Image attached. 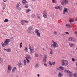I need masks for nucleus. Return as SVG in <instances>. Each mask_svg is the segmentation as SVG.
<instances>
[{
	"instance_id": "obj_33",
	"label": "nucleus",
	"mask_w": 77,
	"mask_h": 77,
	"mask_svg": "<svg viewBox=\"0 0 77 77\" xmlns=\"http://www.w3.org/2000/svg\"><path fill=\"white\" fill-rule=\"evenodd\" d=\"M47 55H45L44 56L43 58L45 59H47Z\"/></svg>"
},
{
	"instance_id": "obj_38",
	"label": "nucleus",
	"mask_w": 77,
	"mask_h": 77,
	"mask_svg": "<svg viewBox=\"0 0 77 77\" xmlns=\"http://www.w3.org/2000/svg\"><path fill=\"white\" fill-rule=\"evenodd\" d=\"M26 62L27 63H29V62H30V61L29 60V59H27V58L26 59Z\"/></svg>"
},
{
	"instance_id": "obj_2",
	"label": "nucleus",
	"mask_w": 77,
	"mask_h": 77,
	"mask_svg": "<svg viewBox=\"0 0 77 77\" xmlns=\"http://www.w3.org/2000/svg\"><path fill=\"white\" fill-rule=\"evenodd\" d=\"M51 42L53 44L51 45V47L52 48L55 49L56 48L59 47L57 42H54L53 40Z\"/></svg>"
},
{
	"instance_id": "obj_27",
	"label": "nucleus",
	"mask_w": 77,
	"mask_h": 77,
	"mask_svg": "<svg viewBox=\"0 0 77 77\" xmlns=\"http://www.w3.org/2000/svg\"><path fill=\"white\" fill-rule=\"evenodd\" d=\"M6 50V51H7V52H11V50L9 48L7 49Z\"/></svg>"
},
{
	"instance_id": "obj_56",
	"label": "nucleus",
	"mask_w": 77,
	"mask_h": 77,
	"mask_svg": "<svg viewBox=\"0 0 77 77\" xmlns=\"http://www.w3.org/2000/svg\"><path fill=\"white\" fill-rule=\"evenodd\" d=\"M3 1L4 2H7L6 0H3Z\"/></svg>"
},
{
	"instance_id": "obj_28",
	"label": "nucleus",
	"mask_w": 77,
	"mask_h": 77,
	"mask_svg": "<svg viewBox=\"0 0 77 77\" xmlns=\"http://www.w3.org/2000/svg\"><path fill=\"white\" fill-rule=\"evenodd\" d=\"M69 21L70 23H72V22H73V21H74V20H73L72 19H70L69 20Z\"/></svg>"
},
{
	"instance_id": "obj_42",
	"label": "nucleus",
	"mask_w": 77,
	"mask_h": 77,
	"mask_svg": "<svg viewBox=\"0 0 77 77\" xmlns=\"http://www.w3.org/2000/svg\"><path fill=\"white\" fill-rule=\"evenodd\" d=\"M24 22L26 23H29V21L26 20H24Z\"/></svg>"
},
{
	"instance_id": "obj_16",
	"label": "nucleus",
	"mask_w": 77,
	"mask_h": 77,
	"mask_svg": "<svg viewBox=\"0 0 77 77\" xmlns=\"http://www.w3.org/2000/svg\"><path fill=\"white\" fill-rule=\"evenodd\" d=\"M22 3L24 5H26V4L27 3V2L26 0H23Z\"/></svg>"
},
{
	"instance_id": "obj_18",
	"label": "nucleus",
	"mask_w": 77,
	"mask_h": 77,
	"mask_svg": "<svg viewBox=\"0 0 77 77\" xmlns=\"http://www.w3.org/2000/svg\"><path fill=\"white\" fill-rule=\"evenodd\" d=\"M21 23L22 25L24 26V25L25 24L24 20H21Z\"/></svg>"
},
{
	"instance_id": "obj_21",
	"label": "nucleus",
	"mask_w": 77,
	"mask_h": 77,
	"mask_svg": "<svg viewBox=\"0 0 77 77\" xmlns=\"http://www.w3.org/2000/svg\"><path fill=\"white\" fill-rule=\"evenodd\" d=\"M17 69L16 67H14V68L12 70V72H15V69Z\"/></svg>"
},
{
	"instance_id": "obj_36",
	"label": "nucleus",
	"mask_w": 77,
	"mask_h": 77,
	"mask_svg": "<svg viewBox=\"0 0 77 77\" xmlns=\"http://www.w3.org/2000/svg\"><path fill=\"white\" fill-rule=\"evenodd\" d=\"M56 71H60V68H59V67L58 68H57L56 69Z\"/></svg>"
},
{
	"instance_id": "obj_61",
	"label": "nucleus",
	"mask_w": 77,
	"mask_h": 77,
	"mask_svg": "<svg viewBox=\"0 0 77 77\" xmlns=\"http://www.w3.org/2000/svg\"><path fill=\"white\" fill-rule=\"evenodd\" d=\"M23 44V43L22 42H21L20 43V45H22Z\"/></svg>"
},
{
	"instance_id": "obj_10",
	"label": "nucleus",
	"mask_w": 77,
	"mask_h": 77,
	"mask_svg": "<svg viewBox=\"0 0 77 77\" xmlns=\"http://www.w3.org/2000/svg\"><path fill=\"white\" fill-rule=\"evenodd\" d=\"M68 41H73V42H74L75 41H76V40L75 39L72 38V37H70L68 39Z\"/></svg>"
},
{
	"instance_id": "obj_43",
	"label": "nucleus",
	"mask_w": 77,
	"mask_h": 77,
	"mask_svg": "<svg viewBox=\"0 0 77 77\" xmlns=\"http://www.w3.org/2000/svg\"><path fill=\"white\" fill-rule=\"evenodd\" d=\"M39 56V55L38 54H35V57H37Z\"/></svg>"
},
{
	"instance_id": "obj_17",
	"label": "nucleus",
	"mask_w": 77,
	"mask_h": 77,
	"mask_svg": "<svg viewBox=\"0 0 77 77\" xmlns=\"http://www.w3.org/2000/svg\"><path fill=\"white\" fill-rule=\"evenodd\" d=\"M8 70H11V69H12V67L10 65H8Z\"/></svg>"
},
{
	"instance_id": "obj_44",
	"label": "nucleus",
	"mask_w": 77,
	"mask_h": 77,
	"mask_svg": "<svg viewBox=\"0 0 77 77\" xmlns=\"http://www.w3.org/2000/svg\"><path fill=\"white\" fill-rule=\"evenodd\" d=\"M49 64L50 65H51V66H52V64L51 63V62L49 61Z\"/></svg>"
},
{
	"instance_id": "obj_48",
	"label": "nucleus",
	"mask_w": 77,
	"mask_h": 77,
	"mask_svg": "<svg viewBox=\"0 0 77 77\" xmlns=\"http://www.w3.org/2000/svg\"><path fill=\"white\" fill-rule=\"evenodd\" d=\"M72 59L73 62H74L75 61V59L74 58H72Z\"/></svg>"
},
{
	"instance_id": "obj_9",
	"label": "nucleus",
	"mask_w": 77,
	"mask_h": 77,
	"mask_svg": "<svg viewBox=\"0 0 77 77\" xmlns=\"http://www.w3.org/2000/svg\"><path fill=\"white\" fill-rule=\"evenodd\" d=\"M43 15L44 18H47V15H48V14H47V12L45 11L43 13Z\"/></svg>"
},
{
	"instance_id": "obj_23",
	"label": "nucleus",
	"mask_w": 77,
	"mask_h": 77,
	"mask_svg": "<svg viewBox=\"0 0 77 77\" xmlns=\"http://www.w3.org/2000/svg\"><path fill=\"white\" fill-rule=\"evenodd\" d=\"M69 46H70L71 47H74V45L71 43H69Z\"/></svg>"
},
{
	"instance_id": "obj_22",
	"label": "nucleus",
	"mask_w": 77,
	"mask_h": 77,
	"mask_svg": "<svg viewBox=\"0 0 77 77\" xmlns=\"http://www.w3.org/2000/svg\"><path fill=\"white\" fill-rule=\"evenodd\" d=\"M23 63L24 65H26V64H27V63L26 62V60H24L23 61Z\"/></svg>"
},
{
	"instance_id": "obj_45",
	"label": "nucleus",
	"mask_w": 77,
	"mask_h": 77,
	"mask_svg": "<svg viewBox=\"0 0 77 77\" xmlns=\"http://www.w3.org/2000/svg\"><path fill=\"white\" fill-rule=\"evenodd\" d=\"M16 9H17V10H18L19 11H20V10L21 9V8L18 7V8H16Z\"/></svg>"
},
{
	"instance_id": "obj_31",
	"label": "nucleus",
	"mask_w": 77,
	"mask_h": 77,
	"mask_svg": "<svg viewBox=\"0 0 77 77\" xmlns=\"http://www.w3.org/2000/svg\"><path fill=\"white\" fill-rule=\"evenodd\" d=\"M8 21L9 20L8 19H5L4 21V22H5V23H6V22H8Z\"/></svg>"
},
{
	"instance_id": "obj_47",
	"label": "nucleus",
	"mask_w": 77,
	"mask_h": 77,
	"mask_svg": "<svg viewBox=\"0 0 77 77\" xmlns=\"http://www.w3.org/2000/svg\"><path fill=\"white\" fill-rule=\"evenodd\" d=\"M55 62H54L52 63V65H55Z\"/></svg>"
},
{
	"instance_id": "obj_50",
	"label": "nucleus",
	"mask_w": 77,
	"mask_h": 77,
	"mask_svg": "<svg viewBox=\"0 0 77 77\" xmlns=\"http://www.w3.org/2000/svg\"><path fill=\"white\" fill-rule=\"evenodd\" d=\"M4 7H2V8L4 10L5 9V7H6V5H4Z\"/></svg>"
},
{
	"instance_id": "obj_34",
	"label": "nucleus",
	"mask_w": 77,
	"mask_h": 77,
	"mask_svg": "<svg viewBox=\"0 0 77 77\" xmlns=\"http://www.w3.org/2000/svg\"><path fill=\"white\" fill-rule=\"evenodd\" d=\"M50 54H53V51L52 50V49H51V52H50Z\"/></svg>"
},
{
	"instance_id": "obj_13",
	"label": "nucleus",
	"mask_w": 77,
	"mask_h": 77,
	"mask_svg": "<svg viewBox=\"0 0 77 77\" xmlns=\"http://www.w3.org/2000/svg\"><path fill=\"white\" fill-rule=\"evenodd\" d=\"M26 59H31L32 58H31V57L29 55H27L26 57H25Z\"/></svg>"
},
{
	"instance_id": "obj_49",
	"label": "nucleus",
	"mask_w": 77,
	"mask_h": 77,
	"mask_svg": "<svg viewBox=\"0 0 77 77\" xmlns=\"http://www.w3.org/2000/svg\"><path fill=\"white\" fill-rule=\"evenodd\" d=\"M59 6L58 7H56L55 8V9H59Z\"/></svg>"
},
{
	"instance_id": "obj_64",
	"label": "nucleus",
	"mask_w": 77,
	"mask_h": 77,
	"mask_svg": "<svg viewBox=\"0 0 77 77\" xmlns=\"http://www.w3.org/2000/svg\"><path fill=\"white\" fill-rule=\"evenodd\" d=\"M76 50H77V48H76Z\"/></svg>"
},
{
	"instance_id": "obj_26",
	"label": "nucleus",
	"mask_w": 77,
	"mask_h": 77,
	"mask_svg": "<svg viewBox=\"0 0 77 77\" xmlns=\"http://www.w3.org/2000/svg\"><path fill=\"white\" fill-rule=\"evenodd\" d=\"M59 9L60 11L62 10V6H59Z\"/></svg>"
},
{
	"instance_id": "obj_14",
	"label": "nucleus",
	"mask_w": 77,
	"mask_h": 77,
	"mask_svg": "<svg viewBox=\"0 0 77 77\" xmlns=\"http://www.w3.org/2000/svg\"><path fill=\"white\" fill-rule=\"evenodd\" d=\"M39 64L38 63L36 64L34 66V67L35 68H39Z\"/></svg>"
},
{
	"instance_id": "obj_3",
	"label": "nucleus",
	"mask_w": 77,
	"mask_h": 77,
	"mask_svg": "<svg viewBox=\"0 0 77 77\" xmlns=\"http://www.w3.org/2000/svg\"><path fill=\"white\" fill-rule=\"evenodd\" d=\"M61 65L63 66H66L69 64V62L68 61L66 60H63L61 61Z\"/></svg>"
},
{
	"instance_id": "obj_12",
	"label": "nucleus",
	"mask_w": 77,
	"mask_h": 77,
	"mask_svg": "<svg viewBox=\"0 0 77 77\" xmlns=\"http://www.w3.org/2000/svg\"><path fill=\"white\" fill-rule=\"evenodd\" d=\"M59 68L60 70V71H61V72H63V70H64V69H65V68L62 66H60Z\"/></svg>"
},
{
	"instance_id": "obj_57",
	"label": "nucleus",
	"mask_w": 77,
	"mask_h": 77,
	"mask_svg": "<svg viewBox=\"0 0 77 77\" xmlns=\"http://www.w3.org/2000/svg\"><path fill=\"white\" fill-rule=\"evenodd\" d=\"M75 21H77V18H75Z\"/></svg>"
},
{
	"instance_id": "obj_62",
	"label": "nucleus",
	"mask_w": 77,
	"mask_h": 77,
	"mask_svg": "<svg viewBox=\"0 0 77 77\" xmlns=\"http://www.w3.org/2000/svg\"><path fill=\"white\" fill-rule=\"evenodd\" d=\"M32 1L33 2H35V1H36V0H32Z\"/></svg>"
},
{
	"instance_id": "obj_6",
	"label": "nucleus",
	"mask_w": 77,
	"mask_h": 77,
	"mask_svg": "<svg viewBox=\"0 0 77 77\" xmlns=\"http://www.w3.org/2000/svg\"><path fill=\"white\" fill-rule=\"evenodd\" d=\"M39 30L38 29L35 30V32L37 34V36L38 37H41V34L39 32Z\"/></svg>"
},
{
	"instance_id": "obj_25",
	"label": "nucleus",
	"mask_w": 77,
	"mask_h": 77,
	"mask_svg": "<svg viewBox=\"0 0 77 77\" xmlns=\"http://www.w3.org/2000/svg\"><path fill=\"white\" fill-rule=\"evenodd\" d=\"M43 62H44V63H45V62H46L47 61V59H44V58H43Z\"/></svg>"
},
{
	"instance_id": "obj_41",
	"label": "nucleus",
	"mask_w": 77,
	"mask_h": 77,
	"mask_svg": "<svg viewBox=\"0 0 77 77\" xmlns=\"http://www.w3.org/2000/svg\"><path fill=\"white\" fill-rule=\"evenodd\" d=\"M28 7H29V5H28L27 4L26 5L25 8H28Z\"/></svg>"
},
{
	"instance_id": "obj_53",
	"label": "nucleus",
	"mask_w": 77,
	"mask_h": 77,
	"mask_svg": "<svg viewBox=\"0 0 77 77\" xmlns=\"http://www.w3.org/2000/svg\"><path fill=\"white\" fill-rule=\"evenodd\" d=\"M2 62V58L0 57V63H1Z\"/></svg>"
},
{
	"instance_id": "obj_55",
	"label": "nucleus",
	"mask_w": 77,
	"mask_h": 77,
	"mask_svg": "<svg viewBox=\"0 0 77 77\" xmlns=\"http://www.w3.org/2000/svg\"><path fill=\"white\" fill-rule=\"evenodd\" d=\"M75 34H76L77 35V31H75Z\"/></svg>"
},
{
	"instance_id": "obj_63",
	"label": "nucleus",
	"mask_w": 77,
	"mask_h": 77,
	"mask_svg": "<svg viewBox=\"0 0 77 77\" xmlns=\"http://www.w3.org/2000/svg\"><path fill=\"white\" fill-rule=\"evenodd\" d=\"M76 66H77V63H76Z\"/></svg>"
},
{
	"instance_id": "obj_20",
	"label": "nucleus",
	"mask_w": 77,
	"mask_h": 77,
	"mask_svg": "<svg viewBox=\"0 0 77 77\" xmlns=\"http://www.w3.org/2000/svg\"><path fill=\"white\" fill-rule=\"evenodd\" d=\"M63 75H62V74L61 73V72H59V73L58 74V76L59 77H62V76Z\"/></svg>"
},
{
	"instance_id": "obj_32",
	"label": "nucleus",
	"mask_w": 77,
	"mask_h": 77,
	"mask_svg": "<svg viewBox=\"0 0 77 77\" xmlns=\"http://www.w3.org/2000/svg\"><path fill=\"white\" fill-rule=\"evenodd\" d=\"M54 35H57V32L54 31Z\"/></svg>"
},
{
	"instance_id": "obj_52",
	"label": "nucleus",
	"mask_w": 77,
	"mask_h": 77,
	"mask_svg": "<svg viewBox=\"0 0 77 77\" xmlns=\"http://www.w3.org/2000/svg\"><path fill=\"white\" fill-rule=\"evenodd\" d=\"M44 65L45 66H47V65L46 63H45Z\"/></svg>"
},
{
	"instance_id": "obj_35",
	"label": "nucleus",
	"mask_w": 77,
	"mask_h": 77,
	"mask_svg": "<svg viewBox=\"0 0 77 77\" xmlns=\"http://www.w3.org/2000/svg\"><path fill=\"white\" fill-rule=\"evenodd\" d=\"M77 75V73H74L73 74V76L74 77H76Z\"/></svg>"
},
{
	"instance_id": "obj_58",
	"label": "nucleus",
	"mask_w": 77,
	"mask_h": 77,
	"mask_svg": "<svg viewBox=\"0 0 77 77\" xmlns=\"http://www.w3.org/2000/svg\"><path fill=\"white\" fill-rule=\"evenodd\" d=\"M4 51H6V50H7V49H6L5 48H4Z\"/></svg>"
},
{
	"instance_id": "obj_40",
	"label": "nucleus",
	"mask_w": 77,
	"mask_h": 77,
	"mask_svg": "<svg viewBox=\"0 0 77 77\" xmlns=\"http://www.w3.org/2000/svg\"><path fill=\"white\" fill-rule=\"evenodd\" d=\"M20 7V5L18 4V3L17 5V7L16 8H19Z\"/></svg>"
},
{
	"instance_id": "obj_8",
	"label": "nucleus",
	"mask_w": 77,
	"mask_h": 77,
	"mask_svg": "<svg viewBox=\"0 0 77 77\" xmlns=\"http://www.w3.org/2000/svg\"><path fill=\"white\" fill-rule=\"evenodd\" d=\"M33 29V27L30 26L28 28V32L29 33H30L32 32V30Z\"/></svg>"
},
{
	"instance_id": "obj_51",
	"label": "nucleus",
	"mask_w": 77,
	"mask_h": 77,
	"mask_svg": "<svg viewBox=\"0 0 77 77\" xmlns=\"http://www.w3.org/2000/svg\"><path fill=\"white\" fill-rule=\"evenodd\" d=\"M65 33H66V34H67V35H69V32H65Z\"/></svg>"
},
{
	"instance_id": "obj_24",
	"label": "nucleus",
	"mask_w": 77,
	"mask_h": 77,
	"mask_svg": "<svg viewBox=\"0 0 77 77\" xmlns=\"http://www.w3.org/2000/svg\"><path fill=\"white\" fill-rule=\"evenodd\" d=\"M52 2L53 3H56L57 2V1L55 0H52Z\"/></svg>"
},
{
	"instance_id": "obj_46",
	"label": "nucleus",
	"mask_w": 77,
	"mask_h": 77,
	"mask_svg": "<svg viewBox=\"0 0 77 77\" xmlns=\"http://www.w3.org/2000/svg\"><path fill=\"white\" fill-rule=\"evenodd\" d=\"M37 17L38 18V19H40V17L39 16V14H37Z\"/></svg>"
},
{
	"instance_id": "obj_37",
	"label": "nucleus",
	"mask_w": 77,
	"mask_h": 77,
	"mask_svg": "<svg viewBox=\"0 0 77 77\" xmlns=\"http://www.w3.org/2000/svg\"><path fill=\"white\" fill-rule=\"evenodd\" d=\"M11 70H9V69H8L7 70V72L8 73H10L11 72Z\"/></svg>"
},
{
	"instance_id": "obj_11",
	"label": "nucleus",
	"mask_w": 77,
	"mask_h": 77,
	"mask_svg": "<svg viewBox=\"0 0 77 77\" xmlns=\"http://www.w3.org/2000/svg\"><path fill=\"white\" fill-rule=\"evenodd\" d=\"M68 12V8H64L63 12V14H65V12Z\"/></svg>"
},
{
	"instance_id": "obj_4",
	"label": "nucleus",
	"mask_w": 77,
	"mask_h": 77,
	"mask_svg": "<svg viewBox=\"0 0 77 77\" xmlns=\"http://www.w3.org/2000/svg\"><path fill=\"white\" fill-rule=\"evenodd\" d=\"M29 48L30 50V54H32V53H34L35 52V51H34V48L33 47H31L30 45V44L29 45Z\"/></svg>"
},
{
	"instance_id": "obj_54",
	"label": "nucleus",
	"mask_w": 77,
	"mask_h": 77,
	"mask_svg": "<svg viewBox=\"0 0 77 77\" xmlns=\"http://www.w3.org/2000/svg\"><path fill=\"white\" fill-rule=\"evenodd\" d=\"M22 46L21 45H20V48H22Z\"/></svg>"
},
{
	"instance_id": "obj_59",
	"label": "nucleus",
	"mask_w": 77,
	"mask_h": 77,
	"mask_svg": "<svg viewBox=\"0 0 77 77\" xmlns=\"http://www.w3.org/2000/svg\"><path fill=\"white\" fill-rule=\"evenodd\" d=\"M37 75L38 77H39V74H37Z\"/></svg>"
},
{
	"instance_id": "obj_5",
	"label": "nucleus",
	"mask_w": 77,
	"mask_h": 77,
	"mask_svg": "<svg viewBox=\"0 0 77 77\" xmlns=\"http://www.w3.org/2000/svg\"><path fill=\"white\" fill-rule=\"evenodd\" d=\"M64 71L65 72H67V73H69L70 74H69V77H72V72L66 70V69H64Z\"/></svg>"
},
{
	"instance_id": "obj_7",
	"label": "nucleus",
	"mask_w": 77,
	"mask_h": 77,
	"mask_svg": "<svg viewBox=\"0 0 77 77\" xmlns=\"http://www.w3.org/2000/svg\"><path fill=\"white\" fill-rule=\"evenodd\" d=\"M63 2H61V4L63 6H65L66 5V4H68V1L67 0H63Z\"/></svg>"
},
{
	"instance_id": "obj_15",
	"label": "nucleus",
	"mask_w": 77,
	"mask_h": 77,
	"mask_svg": "<svg viewBox=\"0 0 77 77\" xmlns=\"http://www.w3.org/2000/svg\"><path fill=\"white\" fill-rule=\"evenodd\" d=\"M17 65L19 67H22L23 66V64L21 63H18Z\"/></svg>"
},
{
	"instance_id": "obj_39",
	"label": "nucleus",
	"mask_w": 77,
	"mask_h": 77,
	"mask_svg": "<svg viewBox=\"0 0 77 77\" xmlns=\"http://www.w3.org/2000/svg\"><path fill=\"white\" fill-rule=\"evenodd\" d=\"M24 50L25 51L27 52V47H25Z\"/></svg>"
},
{
	"instance_id": "obj_60",
	"label": "nucleus",
	"mask_w": 77,
	"mask_h": 77,
	"mask_svg": "<svg viewBox=\"0 0 77 77\" xmlns=\"http://www.w3.org/2000/svg\"><path fill=\"white\" fill-rule=\"evenodd\" d=\"M43 50H44V51H45V49H44V48H43Z\"/></svg>"
},
{
	"instance_id": "obj_1",
	"label": "nucleus",
	"mask_w": 77,
	"mask_h": 77,
	"mask_svg": "<svg viewBox=\"0 0 77 77\" xmlns=\"http://www.w3.org/2000/svg\"><path fill=\"white\" fill-rule=\"evenodd\" d=\"M11 40L9 39H6L5 40L4 43L2 42L1 45L3 47L5 48L6 47V45L8 46L9 45V43L10 42Z\"/></svg>"
},
{
	"instance_id": "obj_30",
	"label": "nucleus",
	"mask_w": 77,
	"mask_h": 77,
	"mask_svg": "<svg viewBox=\"0 0 77 77\" xmlns=\"http://www.w3.org/2000/svg\"><path fill=\"white\" fill-rule=\"evenodd\" d=\"M30 11H31V10L29 9H28L26 11V13H28V12H30Z\"/></svg>"
},
{
	"instance_id": "obj_19",
	"label": "nucleus",
	"mask_w": 77,
	"mask_h": 77,
	"mask_svg": "<svg viewBox=\"0 0 77 77\" xmlns=\"http://www.w3.org/2000/svg\"><path fill=\"white\" fill-rule=\"evenodd\" d=\"M66 26L67 28H69V29H71V26L69 24H66Z\"/></svg>"
},
{
	"instance_id": "obj_29",
	"label": "nucleus",
	"mask_w": 77,
	"mask_h": 77,
	"mask_svg": "<svg viewBox=\"0 0 77 77\" xmlns=\"http://www.w3.org/2000/svg\"><path fill=\"white\" fill-rule=\"evenodd\" d=\"M31 17L32 18H35V14H32Z\"/></svg>"
}]
</instances>
